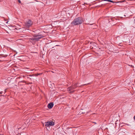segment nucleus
Here are the masks:
<instances>
[{"mask_svg": "<svg viewBox=\"0 0 135 135\" xmlns=\"http://www.w3.org/2000/svg\"><path fill=\"white\" fill-rule=\"evenodd\" d=\"M83 22V18L81 17H79L75 19L71 24L73 26H76L82 23Z\"/></svg>", "mask_w": 135, "mask_h": 135, "instance_id": "nucleus-1", "label": "nucleus"}, {"mask_svg": "<svg viewBox=\"0 0 135 135\" xmlns=\"http://www.w3.org/2000/svg\"><path fill=\"white\" fill-rule=\"evenodd\" d=\"M44 124H45V126L47 127H50L51 126H53L55 125L54 122L51 120L45 122Z\"/></svg>", "mask_w": 135, "mask_h": 135, "instance_id": "nucleus-2", "label": "nucleus"}, {"mask_svg": "<svg viewBox=\"0 0 135 135\" xmlns=\"http://www.w3.org/2000/svg\"><path fill=\"white\" fill-rule=\"evenodd\" d=\"M32 24V22L31 21L29 20L27 21L25 23L26 27L27 28H29L31 26Z\"/></svg>", "mask_w": 135, "mask_h": 135, "instance_id": "nucleus-3", "label": "nucleus"}, {"mask_svg": "<svg viewBox=\"0 0 135 135\" xmlns=\"http://www.w3.org/2000/svg\"><path fill=\"white\" fill-rule=\"evenodd\" d=\"M54 105V103H50L48 104L47 105L49 109H51L53 107Z\"/></svg>", "mask_w": 135, "mask_h": 135, "instance_id": "nucleus-4", "label": "nucleus"}, {"mask_svg": "<svg viewBox=\"0 0 135 135\" xmlns=\"http://www.w3.org/2000/svg\"><path fill=\"white\" fill-rule=\"evenodd\" d=\"M75 89V88L73 86H71L68 88L67 89V90L68 91H71Z\"/></svg>", "mask_w": 135, "mask_h": 135, "instance_id": "nucleus-5", "label": "nucleus"}, {"mask_svg": "<svg viewBox=\"0 0 135 135\" xmlns=\"http://www.w3.org/2000/svg\"><path fill=\"white\" fill-rule=\"evenodd\" d=\"M34 39H35V38H32L30 39V42L32 43L33 44H35V40Z\"/></svg>", "mask_w": 135, "mask_h": 135, "instance_id": "nucleus-6", "label": "nucleus"}, {"mask_svg": "<svg viewBox=\"0 0 135 135\" xmlns=\"http://www.w3.org/2000/svg\"><path fill=\"white\" fill-rule=\"evenodd\" d=\"M44 36L40 34L38 36V38H39V40L41 38L43 37Z\"/></svg>", "mask_w": 135, "mask_h": 135, "instance_id": "nucleus-7", "label": "nucleus"}, {"mask_svg": "<svg viewBox=\"0 0 135 135\" xmlns=\"http://www.w3.org/2000/svg\"><path fill=\"white\" fill-rule=\"evenodd\" d=\"M107 1L109 2H110L112 3H114V1H113L111 0H102L101 1Z\"/></svg>", "mask_w": 135, "mask_h": 135, "instance_id": "nucleus-8", "label": "nucleus"}, {"mask_svg": "<svg viewBox=\"0 0 135 135\" xmlns=\"http://www.w3.org/2000/svg\"><path fill=\"white\" fill-rule=\"evenodd\" d=\"M35 43L37 41H38L39 40V38H38V37H36L35 38Z\"/></svg>", "mask_w": 135, "mask_h": 135, "instance_id": "nucleus-9", "label": "nucleus"}, {"mask_svg": "<svg viewBox=\"0 0 135 135\" xmlns=\"http://www.w3.org/2000/svg\"><path fill=\"white\" fill-rule=\"evenodd\" d=\"M72 86H73L75 88H76L78 86V85L77 83H76L75 84H74V85Z\"/></svg>", "mask_w": 135, "mask_h": 135, "instance_id": "nucleus-10", "label": "nucleus"}, {"mask_svg": "<svg viewBox=\"0 0 135 135\" xmlns=\"http://www.w3.org/2000/svg\"><path fill=\"white\" fill-rule=\"evenodd\" d=\"M38 35H38V34H35L34 35H33V36L34 37H37Z\"/></svg>", "mask_w": 135, "mask_h": 135, "instance_id": "nucleus-11", "label": "nucleus"}, {"mask_svg": "<svg viewBox=\"0 0 135 135\" xmlns=\"http://www.w3.org/2000/svg\"><path fill=\"white\" fill-rule=\"evenodd\" d=\"M69 93L71 94V93H74L75 92V90H72L71 91H70Z\"/></svg>", "mask_w": 135, "mask_h": 135, "instance_id": "nucleus-12", "label": "nucleus"}, {"mask_svg": "<svg viewBox=\"0 0 135 135\" xmlns=\"http://www.w3.org/2000/svg\"><path fill=\"white\" fill-rule=\"evenodd\" d=\"M7 55H2V56L3 57H7Z\"/></svg>", "mask_w": 135, "mask_h": 135, "instance_id": "nucleus-13", "label": "nucleus"}, {"mask_svg": "<svg viewBox=\"0 0 135 135\" xmlns=\"http://www.w3.org/2000/svg\"><path fill=\"white\" fill-rule=\"evenodd\" d=\"M26 84H27L28 85L29 84H32V83H26Z\"/></svg>", "mask_w": 135, "mask_h": 135, "instance_id": "nucleus-14", "label": "nucleus"}, {"mask_svg": "<svg viewBox=\"0 0 135 135\" xmlns=\"http://www.w3.org/2000/svg\"><path fill=\"white\" fill-rule=\"evenodd\" d=\"M18 1L20 3H21V2L20 0H18Z\"/></svg>", "mask_w": 135, "mask_h": 135, "instance_id": "nucleus-15", "label": "nucleus"}, {"mask_svg": "<svg viewBox=\"0 0 135 135\" xmlns=\"http://www.w3.org/2000/svg\"><path fill=\"white\" fill-rule=\"evenodd\" d=\"M134 120H135V115L134 117Z\"/></svg>", "mask_w": 135, "mask_h": 135, "instance_id": "nucleus-16", "label": "nucleus"}, {"mask_svg": "<svg viewBox=\"0 0 135 135\" xmlns=\"http://www.w3.org/2000/svg\"><path fill=\"white\" fill-rule=\"evenodd\" d=\"M93 123H95V124H96V123L95 122H93Z\"/></svg>", "mask_w": 135, "mask_h": 135, "instance_id": "nucleus-17", "label": "nucleus"}, {"mask_svg": "<svg viewBox=\"0 0 135 135\" xmlns=\"http://www.w3.org/2000/svg\"><path fill=\"white\" fill-rule=\"evenodd\" d=\"M40 74H38V75H40Z\"/></svg>", "mask_w": 135, "mask_h": 135, "instance_id": "nucleus-18", "label": "nucleus"}, {"mask_svg": "<svg viewBox=\"0 0 135 135\" xmlns=\"http://www.w3.org/2000/svg\"><path fill=\"white\" fill-rule=\"evenodd\" d=\"M15 29H17L16 28V27H15Z\"/></svg>", "mask_w": 135, "mask_h": 135, "instance_id": "nucleus-19", "label": "nucleus"}, {"mask_svg": "<svg viewBox=\"0 0 135 135\" xmlns=\"http://www.w3.org/2000/svg\"><path fill=\"white\" fill-rule=\"evenodd\" d=\"M23 82V81H21V82Z\"/></svg>", "mask_w": 135, "mask_h": 135, "instance_id": "nucleus-20", "label": "nucleus"}, {"mask_svg": "<svg viewBox=\"0 0 135 135\" xmlns=\"http://www.w3.org/2000/svg\"><path fill=\"white\" fill-rule=\"evenodd\" d=\"M43 126H44V124H43Z\"/></svg>", "mask_w": 135, "mask_h": 135, "instance_id": "nucleus-21", "label": "nucleus"}, {"mask_svg": "<svg viewBox=\"0 0 135 135\" xmlns=\"http://www.w3.org/2000/svg\"><path fill=\"white\" fill-rule=\"evenodd\" d=\"M58 46V45H56V46Z\"/></svg>", "mask_w": 135, "mask_h": 135, "instance_id": "nucleus-22", "label": "nucleus"}]
</instances>
